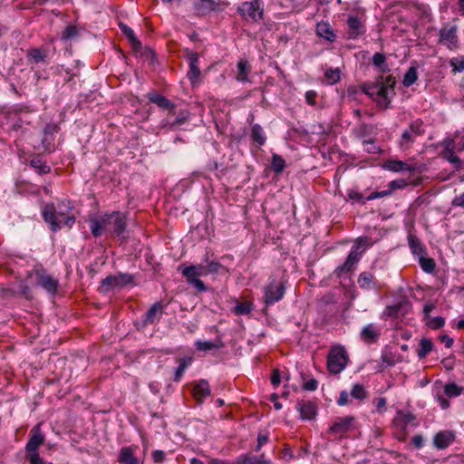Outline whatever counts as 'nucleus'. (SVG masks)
I'll use <instances>...</instances> for the list:
<instances>
[{
    "mask_svg": "<svg viewBox=\"0 0 464 464\" xmlns=\"http://www.w3.org/2000/svg\"><path fill=\"white\" fill-rule=\"evenodd\" d=\"M395 79L392 75L380 76L375 82L364 84L362 92L378 102L379 105L388 107L390 94H394Z\"/></svg>",
    "mask_w": 464,
    "mask_h": 464,
    "instance_id": "nucleus-1",
    "label": "nucleus"
},
{
    "mask_svg": "<svg viewBox=\"0 0 464 464\" xmlns=\"http://www.w3.org/2000/svg\"><path fill=\"white\" fill-rule=\"evenodd\" d=\"M43 218L50 225L53 232L61 229V224L63 223L68 227H72L75 222L73 216H66L63 211H56L53 204H46L43 208Z\"/></svg>",
    "mask_w": 464,
    "mask_h": 464,
    "instance_id": "nucleus-2",
    "label": "nucleus"
},
{
    "mask_svg": "<svg viewBox=\"0 0 464 464\" xmlns=\"http://www.w3.org/2000/svg\"><path fill=\"white\" fill-rule=\"evenodd\" d=\"M237 12L246 20L258 22L263 19L264 15L262 1L253 0L250 2H244L237 7Z\"/></svg>",
    "mask_w": 464,
    "mask_h": 464,
    "instance_id": "nucleus-3",
    "label": "nucleus"
},
{
    "mask_svg": "<svg viewBox=\"0 0 464 464\" xmlns=\"http://www.w3.org/2000/svg\"><path fill=\"white\" fill-rule=\"evenodd\" d=\"M348 356L343 347L333 348L327 357V366L330 372L340 373L347 364Z\"/></svg>",
    "mask_w": 464,
    "mask_h": 464,
    "instance_id": "nucleus-4",
    "label": "nucleus"
},
{
    "mask_svg": "<svg viewBox=\"0 0 464 464\" xmlns=\"http://www.w3.org/2000/svg\"><path fill=\"white\" fill-rule=\"evenodd\" d=\"M354 417L346 416L336 418L333 425L328 429V434L335 437H343L353 429Z\"/></svg>",
    "mask_w": 464,
    "mask_h": 464,
    "instance_id": "nucleus-5",
    "label": "nucleus"
},
{
    "mask_svg": "<svg viewBox=\"0 0 464 464\" xmlns=\"http://www.w3.org/2000/svg\"><path fill=\"white\" fill-rule=\"evenodd\" d=\"M132 276L129 274H119L115 276H109L101 282V288L104 292L117 287H123L132 282Z\"/></svg>",
    "mask_w": 464,
    "mask_h": 464,
    "instance_id": "nucleus-6",
    "label": "nucleus"
},
{
    "mask_svg": "<svg viewBox=\"0 0 464 464\" xmlns=\"http://www.w3.org/2000/svg\"><path fill=\"white\" fill-rule=\"evenodd\" d=\"M285 287L282 283L272 280L264 289V298L266 304H272L284 296Z\"/></svg>",
    "mask_w": 464,
    "mask_h": 464,
    "instance_id": "nucleus-7",
    "label": "nucleus"
},
{
    "mask_svg": "<svg viewBox=\"0 0 464 464\" xmlns=\"http://www.w3.org/2000/svg\"><path fill=\"white\" fill-rule=\"evenodd\" d=\"M45 436L42 432L41 424H36L30 430V438L26 443V453L38 452V448L44 444Z\"/></svg>",
    "mask_w": 464,
    "mask_h": 464,
    "instance_id": "nucleus-8",
    "label": "nucleus"
},
{
    "mask_svg": "<svg viewBox=\"0 0 464 464\" xmlns=\"http://www.w3.org/2000/svg\"><path fill=\"white\" fill-rule=\"evenodd\" d=\"M423 133L424 130L422 129V121L420 120L412 121L401 135V145H405L406 148H409L410 145L415 141V139L421 136Z\"/></svg>",
    "mask_w": 464,
    "mask_h": 464,
    "instance_id": "nucleus-9",
    "label": "nucleus"
},
{
    "mask_svg": "<svg viewBox=\"0 0 464 464\" xmlns=\"http://www.w3.org/2000/svg\"><path fill=\"white\" fill-rule=\"evenodd\" d=\"M440 43L446 45L450 49L455 48L458 44L457 27L451 26L440 29Z\"/></svg>",
    "mask_w": 464,
    "mask_h": 464,
    "instance_id": "nucleus-10",
    "label": "nucleus"
},
{
    "mask_svg": "<svg viewBox=\"0 0 464 464\" xmlns=\"http://www.w3.org/2000/svg\"><path fill=\"white\" fill-rule=\"evenodd\" d=\"M359 258V254L356 252V250H352L348 255L345 262L343 265L336 267V269L334 272V275L337 277H341L343 275L349 273L353 268L355 264L358 263Z\"/></svg>",
    "mask_w": 464,
    "mask_h": 464,
    "instance_id": "nucleus-11",
    "label": "nucleus"
},
{
    "mask_svg": "<svg viewBox=\"0 0 464 464\" xmlns=\"http://www.w3.org/2000/svg\"><path fill=\"white\" fill-rule=\"evenodd\" d=\"M221 2L215 0H199L193 4L195 11L199 14H206L211 11H218L220 9Z\"/></svg>",
    "mask_w": 464,
    "mask_h": 464,
    "instance_id": "nucleus-12",
    "label": "nucleus"
},
{
    "mask_svg": "<svg viewBox=\"0 0 464 464\" xmlns=\"http://www.w3.org/2000/svg\"><path fill=\"white\" fill-rule=\"evenodd\" d=\"M296 409L300 412L302 420H311L316 416V407L311 401H299L296 405Z\"/></svg>",
    "mask_w": 464,
    "mask_h": 464,
    "instance_id": "nucleus-13",
    "label": "nucleus"
},
{
    "mask_svg": "<svg viewBox=\"0 0 464 464\" xmlns=\"http://www.w3.org/2000/svg\"><path fill=\"white\" fill-rule=\"evenodd\" d=\"M455 436L450 431H440L433 439V444L437 449L442 450L449 447L454 440Z\"/></svg>",
    "mask_w": 464,
    "mask_h": 464,
    "instance_id": "nucleus-14",
    "label": "nucleus"
},
{
    "mask_svg": "<svg viewBox=\"0 0 464 464\" xmlns=\"http://www.w3.org/2000/svg\"><path fill=\"white\" fill-rule=\"evenodd\" d=\"M189 71L188 72V78L193 83L200 76L201 72L198 67V57L194 52L188 53Z\"/></svg>",
    "mask_w": 464,
    "mask_h": 464,
    "instance_id": "nucleus-15",
    "label": "nucleus"
},
{
    "mask_svg": "<svg viewBox=\"0 0 464 464\" xmlns=\"http://www.w3.org/2000/svg\"><path fill=\"white\" fill-rule=\"evenodd\" d=\"M37 283L50 294H54L57 291L58 281L49 275L39 274Z\"/></svg>",
    "mask_w": 464,
    "mask_h": 464,
    "instance_id": "nucleus-16",
    "label": "nucleus"
},
{
    "mask_svg": "<svg viewBox=\"0 0 464 464\" xmlns=\"http://www.w3.org/2000/svg\"><path fill=\"white\" fill-rule=\"evenodd\" d=\"M380 335V331L372 324H367L362 328L360 336L362 341L368 343H375Z\"/></svg>",
    "mask_w": 464,
    "mask_h": 464,
    "instance_id": "nucleus-17",
    "label": "nucleus"
},
{
    "mask_svg": "<svg viewBox=\"0 0 464 464\" xmlns=\"http://www.w3.org/2000/svg\"><path fill=\"white\" fill-rule=\"evenodd\" d=\"M163 306L161 303H155L145 314L144 323L152 324L158 322L162 314Z\"/></svg>",
    "mask_w": 464,
    "mask_h": 464,
    "instance_id": "nucleus-18",
    "label": "nucleus"
},
{
    "mask_svg": "<svg viewBox=\"0 0 464 464\" xmlns=\"http://www.w3.org/2000/svg\"><path fill=\"white\" fill-rule=\"evenodd\" d=\"M120 28L121 29V32L126 35L128 38L132 50L134 52H138V50L141 49V42L136 37L134 32L130 27L124 24L123 23L119 24Z\"/></svg>",
    "mask_w": 464,
    "mask_h": 464,
    "instance_id": "nucleus-19",
    "label": "nucleus"
},
{
    "mask_svg": "<svg viewBox=\"0 0 464 464\" xmlns=\"http://www.w3.org/2000/svg\"><path fill=\"white\" fill-rule=\"evenodd\" d=\"M118 461L121 464H139V459L134 456L133 450L130 447H123L121 449Z\"/></svg>",
    "mask_w": 464,
    "mask_h": 464,
    "instance_id": "nucleus-20",
    "label": "nucleus"
},
{
    "mask_svg": "<svg viewBox=\"0 0 464 464\" xmlns=\"http://www.w3.org/2000/svg\"><path fill=\"white\" fill-rule=\"evenodd\" d=\"M442 156L445 160L453 164L455 170L459 171L463 168V160L455 154L452 148L446 147L442 151Z\"/></svg>",
    "mask_w": 464,
    "mask_h": 464,
    "instance_id": "nucleus-21",
    "label": "nucleus"
},
{
    "mask_svg": "<svg viewBox=\"0 0 464 464\" xmlns=\"http://www.w3.org/2000/svg\"><path fill=\"white\" fill-rule=\"evenodd\" d=\"M194 396L200 402L202 400L210 394L209 384L206 380H200L193 389Z\"/></svg>",
    "mask_w": 464,
    "mask_h": 464,
    "instance_id": "nucleus-22",
    "label": "nucleus"
},
{
    "mask_svg": "<svg viewBox=\"0 0 464 464\" xmlns=\"http://www.w3.org/2000/svg\"><path fill=\"white\" fill-rule=\"evenodd\" d=\"M316 33L320 37L324 38L330 42H334L335 39L334 30L328 23H318L316 25Z\"/></svg>",
    "mask_w": 464,
    "mask_h": 464,
    "instance_id": "nucleus-23",
    "label": "nucleus"
},
{
    "mask_svg": "<svg viewBox=\"0 0 464 464\" xmlns=\"http://www.w3.org/2000/svg\"><path fill=\"white\" fill-rule=\"evenodd\" d=\"M113 232L117 236H121L126 229V217L120 212L112 213Z\"/></svg>",
    "mask_w": 464,
    "mask_h": 464,
    "instance_id": "nucleus-24",
    "label": "nucleus"
},
{
    "mask_svg": "<svg viewBox=\"0 0 464 464\" xmlns=\"http://www.w3.org/2000/svg\"><path fill=\"white\" fill-rule=\"evenodd\" d=\"M149 99L151 102L157 104L159 107L168 109L170 111L175 109V105L166 97L160 94H149Z\"/></svg>",
    "mask_w": 464,
    "mask_h": 464,
    "instance_id": "nucleus-25",
    "label": "nucleus"
},
{
    "mask_svg": "<svg viewBox=\"0 0 464 464\" xmlns=\"http://www.w3.org/2000/svg\"><path fill=\"white\" fill-rule=\"evenodd\" d=\"M358 285L361 288L370 289L375 286L374 276L370 272H362L358 277Z\"/></svg>",
    "mask_w": 464,
    "mask_h": 464,
    "instance_id": "nucleus-26",
    "label": "nucleus"
},
{
    "mask_svg": "<svg viewBox=\"0 0 464 464\" xmlns=\"http://www.w3.org/2000/svg\"><path fill=\"white\" fill-rule=\"evenodd\" d=\"M239 462L241 464H271V460L266 459L264 454L260 456H241Z\"/></svg>",
    "mask_w": 464,
    "mask_h": 464,
    "instance_id": "nucleus-27",
    "label": "nucleus"
},
{
    "mask_svg": "<svg viewBox=\"0 0 464 464\" xmlns=\"http://www.w3.org/2000/svg\"><path fill=\"white\" fill-rule=\"evenodd\" d=\"M384 167L393 172H399V171H411L412 170V168L409 167L407 163L401 161V160H388Z\"/></svg>",
    "mask_w": 464,
    "mask_h": 464,
    "instance_id": "nucleus-28",
    "label": "nucleus"
},
{
    "mask_svg": "<svg viewBox=\"0 0 464 464\" xmlns=\"http://www.w3.org/2000/svg\"><path fill=\"white\" fill-rule=\"evenodd\" d=\"M195 345L198 351L208 352L213 349H219L223 347V343L221 341H197Z\"/></svg>",
    "mask_w": 464,
    "mask_h": 464,
    "instance_id": "nucleus-29",
    "label": "nucleus"
},
{
    "mask_svg": "<svg viewBox=\"0 0 464 464\" xmlns=\"http://www.w3.org/2000/svg\"><path fill=\"white\" fill-rule=\"evenodd\" d=\"M409 246L411 250V252L415 256H421L425 254V249L423 246L421 245L420 241L415 236H410L409 237Z\"/></svg>",
    "mask_w": 464,
    "mask_h": 464,
    "instance_id": "nucleus-30",
    "label": "nucleus"
},
{
    "mask_svg": "<svg viewBox=\"0 0 464 464\" xmlns=\"http://www.w3.org/2000/svg\"><path fill=\"white\" fill-rule=\"evenodd\" d=\"M348 26L354 36H357L363 33V25L360 19L356 16L349 17L347 21Z\"/></svg>",
    "mask_w": 464,
    "mask_h": 464,
    "instance_id": "nucleus-31",
    "label": "nucleus"
},
{
    "mask_svg": "<svg viewBox=\"0 0 464 464\" xmlns=\"http://www.w3.org/2000/svg\"><path fill=\"white\" fill-rule=\"evenodd\" d=\"M372 63L375 65L380 72H387L390 71L387 63L385 55L382 53H376L372 57Z\"/></svg>",
    "mask_w": 464,
    "mask_h": 464,
    "instance_id": "nucleus-32",
    "label": "nucleus"
},
{
    "mask_svg": "<svg viewBox=\"0 0 464 464\" xmlns=\"http://www.w3.org/2000/svg\"><path fill=\"white\" fill-rule=\"evenodd\" d=\"M433 348V343L430 339H421L420 342V349L418 351V356L420 359L425 358Z\"/></svg>",
    "mask_w": 464,
    "mask_h": 464,
    "instance_id": "nucleus-33",
    "label": "nucleus"
},
{
    "mask_svg": "<svg viewBox=\"0 0 464 464\" xmlns=\"http://www.w3.org/2000/svg\"><path fill=\"white\" fill-rule=\"evenodd\" d=\"M418 79L417 69L413 66L410 67L406 72L402 83L406 87L411 86Z\"/></svg>",
    "mask_w": 464,
    "mask_h": 464,
    "instance_id": "nucleus-34",
    "label": "nucleus"
},
{
    "mask_svg": "<svg viewBox=\"0 0 464 464\" xmlns=\"http://www.w3.org/2000/svg\"><path fill=\"white\" fill-rule=\"evenodd\" d=\"M420 266L423 271L432 273L435 269L436 264L432 258L426 257L424 255L419 256Z\"/></svg>",
    "mask_w": 464,
    "mask_h": 464,
    "instance_id": "nucleus-35",
    "label": "nucleus"
},
{
    "mask_svg": "<svg viewBox=\"0 0 464 464\" xmlns=\"http://www.w3.org/2000/svg\"><path fill=\"white\" fill-rule=\"evenodd\" d=\"M191 362H192L191 357H184L179 360V365L175 372V376H174L175 382H179L186 368L190 364Z\"/></svg>",
    "mask_w": 464,
    "mask_h": 464,
    "instance_id": "nucleus-36",
    "label": "nucleus"
},
{
    "mask_svg": "<svg viewBox=\"0 0 464 464\" xmlns=\"http://www.w3.org/2000/svg\"><path fill=\"white\" fill-rule=\"evenodd\" d=\"M28 56L35 63L44 62L47 52L39 48H34L28 51Z\"/></svg>",
    "mask_w": 464,
    "mask_h": 464,
    "instance_id": "nucleus-37",
    "label": "nucleus"
},
{
    "mask_svg": "<svg viewBox=\"0 0 464 464\" xmlns=\"http://www.w3.org/2000/svg\"><path fill=\"white\" fill-rule=\"evenodd\" d=\"M251 136L253 140L258 143L259 145H263L266 142V137L264 135L263 129L258 124H255L252 127Z\"/></svg>",
    "mask_w": 464,
    "mask_h": 464,
    "instance_id": "nucleus-38",
    "label": "nucleus"
},
{
    "mask_svg": "<svg viewBox=\"0 0 464 464\" xmlns=\"http://www.w3.org/2000/svg\"><path fill=\"white\" fill-rule=\"evenodd\" d=\"M368 393L362 384L356 383L353 386L351 396L354 399L363 400L367 397Z\"/></svg>",
    "mask_w": 464,
    "mask_h": 464,
    "instance_id": "nucleus-39",
    "label": "nucleus"
},
{
    "mask_svg": "<svg viewBox=\"0 0 464 464\" xmlns=\"http://www.w3.org/2000/svg\"><path fill=\"white\" fill-rule=\"evenodd\" d=\"M136 54H140V56L150 62V63H154L155 61V53L153 50L150 49L149 47H143L141 45V49L138 50V52H134Z\"/></svg>",
    "mask_w": 464,
    "mask_h": 464,
    "instance_id": "nucleus-40",
    "label": "nucleus"
},
{
    "mask_svg": "<svg viewBox=\"0 0 464 464\" xmlns=\"http://www.w3.org/2000/svg\"><path fill=\"white\" fill-rule=\"evenodd\" d=\"M238 73L237 79L241 82L247 80L248 65L246 61H239L237 63Z\"/></svg>",
    "mask_w": 464,
    "mask_h": 464,
    "instance_id": "nucleus-41",
    "label": "nucleus"
},
{
    "mask_svg": "<svg viewBox=\"0 0 464 464\" xmlns=\"http://www.w3.org/2000/svg\"><path fill=\"white\" fill-rule=\"evenodd\" d=\"M285 166V160L281 156L274 154L272 157V169L276 173H281L284 170Z\"/></svg>",
    "mask_w": 464,
    "mask_h": 464,
    "instance_id": "nucleus-42",
    "label": "nucleus"
},
{
    "mask_svg": "<svg viewBox=\"0 0 464 464\" xmlns=\"http://www.w3.org/2000/svg\"><path fill=\"white\" fill-rule=\"evenodd\" d=\"M103 230H105L104 226H102V223L98 218L91 219V231L93 237H100Z\"/></svg>",
    "mask_w": 464,
    "mask_h": 464,
    "instance_id": "nucleus-43",
    "label": "nucleus"
},
{
    "mask_svg": "<svg viewBox=\"0 0 464 464\" xmlns=\"http://www.w3.org/2000/svg\"><path fill=\"white\" fill-rule=\"evenodd\" d=\"M461 390L462 388L452 382L445 385L444 392L448 397H456L461 394Z\"/></svg>",
    "mask_w": 464,
    "mask_h": 464,
    "instance_id": "nucleus-44",
    "label": "nucleus"
},
{
    "mask_svg": "<svg viewBox=\"0 0 464 464\" xmlns=\"http://www.w3.org/2000/svg\"><path fill=\"white\" fill-rule=\"evenodd\" d=\"M444 324L445 319L441 316L430 317L426 322V325L434 330L441 328Z\"/></svg>",
    "mask_w": 464,
    "mask_h": 464,
    "instance_id": "nucleus-45",
    "label": "nucleus"
},
{
    "mask_svg": "<svg viewBox=\"0 0 464 464\" xmlns=\"http://www.w3.org/2000/svg\"><path fill=\"white\" fill-rule=\"evenodd\" d=\"M324 76H325L328 83H330V84L336 83L341 79V77H340V71L338 69H334H334H328L325 72Z\"/></svg>",
    "mask_w": 464,
    "mask_h": 464,
    "instance_id": "nucleus-46",
    "label": "nucleus"
},
{
    "mask_svg": "<svg viewBox=\"0 0 464 464\" xmlns=\"http://www.w3.org/2000/svg\"><path fill=\"white\" fill-rule=\"evenodd\" d=\"M189 117V112L188 111H180L178 113V116L176 117L175 121L171 123V127L180 126L183 123H185Z\"/></svg>",
    "mask_w": 464,
    "mask_h": 464,
    "instance_id": "nucleus-47",
    "label": "nucleus"
},
{
    "mask_svg": "<svg viewBox=\"0 0 464 464\" xmlns=\"http://www.w3.org/2000/svg\"><path fill=\"white\" fill-rule=\"evenodd\" d=\"M182 275L187 278L188 283L193 281L194 278H198L194 266H184L182 268Z\"/></svg>",
    "mask_w": 464,
    "mask_h": 464,
    "instance_id": "nucleus-48",
    "label": "nucleus"
},
{
    "mask_svg": "<svg viewBox=\"0 0 464 464\" xmlns=\"http://www.w3.org/2000/svg\"><path fill=\"white\" fill-rule=\"evenodd\" d=\"M234 310L238 315L247 314L251 312V305L246 302L239 303L235 306Z\"/></svg>",
    "mask_w": 464,
    "mask_h": 464,
    "instance_id": "nucleus-49",
    "label": "nucleus"
},
{
    "mask_svg": "<svg viewBox=\"0 0 464 464\" xmlns=\"http://www.w3.org/2000/svg\"><path fill=\"white\" fill-rule=\"evenodd\" d=\"M78 34V30L75 26L70 25L65 28L63 33L62 39L63 40H70L74 38Z\"/></svg>",
    "mask_w": 464,
    "mask_h": 464,
    "instance_id": "nucleus-50",
    "label": "nucleus"
},
{
    "mask_svg": "<svg viewBox=\"0 0 464 464\" xmlns=\"http://www.w3.org/2000/svg\"><path fill=\"white\" fill-rule=\"evenodd\" d=\"M222 267L221 264L217 261H211L206 265L207 274H217Z\"/></svg>",
    "mask_w": 464,
    "mask_h": 464,
    "instance_id": "nucleus-51",
    "label": "nucleus"
},
{
    "mask_svg": "<svg viewBox=\"0 0 464 464\" xmlns=\"http://www.w3.org/2000/svg\"><path fill=\"white\" fill-rule=\"evenodd\" d=\"M450 65L456 72H461L464 70V56L460 59H454L450 61Z\"/></svg>",
    "mask_w": 464,
    "mask_h": 464,
    "instance_id": "nucleus-52",
    "label": "nucleus"
},
{
    "mask_svg": "<svg viewBox=\"0 0 464 464\" xmlns=\"http://www.w3.org/2000/svg\"><path fill=\"white\" fill-rule=\"evenodd\" d=\"M403 304H394V305H390V306H387L386 308V314L389 315V316H398L399 315V312L400 310L402 308Z\"/></svg>",
    "mask_w": 464,
    "mask_h": 464,
    "instance_id": "nucleus-53",
    "label": "nucleus"
},
{
    "mask_svg": "<svg viewBox=\"0 0 464 464\" xmlns=\"http://www.w3.org/2000/svg\"><path fill=\"white\" fill-rule=\"evenodd\" d=\"M31 165L34 168H38L40 173H48L51 170V169L48 165L42 164L39 160H32Z\"/></svg>",
    "mask_w": 464,
    "mask_h": 464,
    "instance_id": "nucleus-54",
    "label": "nucleus"
},
{
    "mask_svg": "<svg viewBox=\"0 0 464 464\" xmlns=\"http://www.w3.org/2000/svg\"><path fill=\"white\" fill-rule=\"evenodd\" d=\"M26 457L30 464H44V460L40 457L39 452L27 453Z\"/></svg>",
    "mask_w": 464,
    "mask_h": 464,
    "instance_id": "nucleus-55",
    "label": "nucleus"
},
{
    "mask_svg": "<svg viewBox=\"0 0 464 464\" xmlns=\"http://www.w3.org/2000/svg\"><path fill=\"white\" fill-rule=\"evenodd\" d=\"M268 441V434L267 433H259L257 436V444L255 448L256 451H259L262 446Z\"/></svg>",
    "mask_w": 464,
    "mask_h": 464,
    "instance_id": "nucleus-56",
    "label": "nucleus"
},
{
    "mask_svg": "<svg viewBox=\"0 0 464 464\" xmlns=\"http://www.w3.org/2000/svg\"><path fill=\"white\" fill-rule=\"evenodd\" d=\"M406 186H407V182L404 179H396V180H392L390 183V189H391V191H392L394 189L403 188Z\"/></svg>",
    "mask_w": 464,
    "mask_h": 464,
    "instance_id": "nucleus-57",
    "label": "nucleus"
},
{
    "mask_svg": "<svg viewBox=\"0 0 464 464\" xmlns=\"http://www.w3.org/2000/svg\"><path fill=\"white\" fill-rule=\"evenodd\" d=\"M391 193H392L391 189L383 190L381 192H377V191L372 192L366 198V200L369 201V200H373L375 198H383V197L389 196Z\"/></svg>",
    "mask_w": 464,
    "mask_h": 464,
    "instance_id": "nucleus-58",
    "label": "nucleus"
},
{
    "mask_svg": "<svg viewBox=\"0 0 464 464\" xmlns=\"http://www.w3.org/2000/svg\"><path fill=\"white\" fill-rule=\"evenodd\" d=\"M165 452L163 450H157L152 452V459L156 463H162L165 459Z\"/></svg>",
    "mask_w": 464,
    "mask_h": 464,
    "instance_id": "nucleus-59",
    "label": "nucleus"
},
{
    "mask_svg": "<svg viewBox=\"0 0 464 464\" xmlns=\"http://www.w3.org/2000/svg\"><path fill=\"white\" fill-rule=\"evenodd\" d=\"M318 386V382L315 379H311L304 383L303 389L305 391H315Z\"/></svg>",
    "mask_w": 464,
    "mask_h": 464,
    "instance_id": "nucleus-60",
    "label": "nucleus"
},
{
    "mask_svg": "<svg viewBox=\"0 0 464 464\" xmlns=\"http://www.w3.org/2000/svg\"><path fill=\"white\" fill-rule=\"evenodd\" d=\"M58 130H59V127L57 124L49 123L45 126L44 132V135L47 136V135H53V133L58 132Z\"/></svg>",
    "mask_w": 464,
    "mask_h": 464,
    "instance_id": "nucleus-61",
    "label": "nucleus"
},
{
    "mask_svg": "<svg viewBox=\"0 0 464 464\" xmlns=\"http://www.w3.org/2000/svg\"><path fill=\"white\" fill-rule=\"evenodd\" d=\"M189 284L194 285L199 292H204L207 289L203 281L198 278H194Z\"/></svg>",
    "mask_w": 464,
    "mask_h": 464,
    "instance_id": "nucleus-62",
    "label": "nucleus"
},
{
    "mask_svg": "<svg viewBox=\"0 0 464 464\" xmlns=\"http://www.w3.org/2000/svg\"><path fill=\"white\" fill-rule=\"evenodd\" d=\"M451 205L454 207H460V208H464V192L459 196H456L453 198Z\"/></svg>",
    "mask_w": 464,
    "mask_h": 464,
    "instance_id": "nucleus-63",
    "label": "nucleus"
},
{
    "mask_svg": "<svg viewBox=\"0 0 464 464\" xmlns=\"http://www.w3.org/2000/svg\"><path fill=\"white\" fill-rule=\"evenodd\" d=\"M271 382L274 386H278L281 382V375L278 370H274L271 376Z\"/></svg>",
    "mask_w": 464,
    "mask_h": 464,
    "instance_id": "nucleus-64",
    "label": "nucleus"
}]
</instances>
